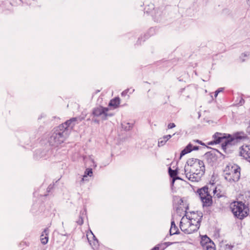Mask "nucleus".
I'll return each instance as SVG.
<instances>
[{
	"label": "nucleus",
	"mask_w": 250,
	"mask_h": 250,
	"mask_svg": "<svg viewBox=\"0 0 250 250\" xmlns=\"http://www.w3.org/2000/svg\"><path fill=\"white\" fill-rule=\"evenodd\" d=\"M205 170L204 162L197 159L188 160L185 167L186 178L192 182H198L201 180Z\"/></svg>",
	"instance_id": "obj_1"
},
{
	"label": "nucleus",
	"mask_w": 250,
	"mask_h": 250,
	"mask_svg": "<svg viewBox=\"0 0 250 250\" xmlns=\"http://www.w3.org/2000/svg\"><path fill=\"white\" fill-rule=\"evenodd\" d=\"M202 214L199 212H187L180 222V228L182 231L187 234L197 231L200 226Z\"/></svg>",
	"instance_id": "obj_2"
},
{
	"label": "nucleus",
	"mask_w": 250,
	"mask_h": 250,
	"mask_svg": "<svg viewBox=\"0 0 250 250\" xmlns=\"http://www.w3.org/2000/svg\"><path fill=\"white\" fill-rule=\"evenodd\" d=\"M76 121L75 118H73L56 128L50 138V143L53 146H58L63 143L68 136L67 128H72Z\"/></svg>",
	"instance_id": "obj_3"
},
{
	"label": "nucleus",
	"mask_w": 250,
	"mask_h": 250,
	"mask_svg": "<svg viewBox=\"0 0 250 250\" xmlns=\"http://www.w3.org/2000/svg\"><path fill=\"white\" fill-rule=\"evenodd\" d=\"M245 137V134L242 132H237L233 136L229 134L216 133L213 135V143L221 144L222 147L225 151L229 146L232 145L233 142L237 139H242Z\"/></svg>",
	"instance_id": "obj_4"
},
{
	"label": "nucleus",
	"mask_w": 250,
	"mask_h": 250,
	"mask_svg": "<svg viewBox=\"0 0 250 250\" xmlns=\"http://www.w3.org/2000/svg\"><path fill=\"white\" fill-rule=\"evenodd\" d=\"M231 211L235 217L243 219L249 215V208L248 205L241 201H235L230 206Z\"/></svg>",
	"instance_id": "obj_5"
},
{
	"label": "nucleus",
	"mask_w": 250,
	"mask_h": 250,
	"mask_svg": "<svg viewBox=\"0 0 250 250\" xmlns=\"http://www.w3.org/2000/svg\"><path fill=\"white\" fill-rule=\"evenodd\" d=\"M225 178L229 182H236L240 177V168L235 164H229L225 168Z\"/></svg>",
	"instance_id": "obj_6"
},
{
	"label": "nucleus",
	"mask_w": 250,
	"mask_h": 250,
	"mask_svg": "<svg viewBox=\"0 0 250 250\" xmlns=\"http://www.w3.org/2000/svg\"><path fill=\"white\" fill-rule=\"evenodd\" d=\"M204 206H210L212 203V197L208 194V188L204 187L198 191Z\"/></svg>",
	"instance_id": "obj_7"
},
{
	"label": "nucleus",
	"mask_w": 250,
	"mask_h": 250,
	"mask_svg": "<svg viewBox=\"0 0 250 250\" xmlns=\"http://www.w3.org/2000/svg\"><path fill=\"white\" fill-rule=\"evenodd\" d=\"M200 243L204 250H216L214 243L206 235L202 237Z\"/></svg>",
	"instance_id": "obj_8"
},
{
	"label": "nucleus",
	"mask_w": 250,
	"mask_h": 250,
	"mask_svg": "<svg viewBox=\"0 0 250 250\" xmlns=\"http://www.w3.org/2000/svg\"><path fill=\"white\" fill-rule=\"evenodd\" d=\"M108 110L107 108H104L102 106H99L95 108L93 110V115L95 117H100L102 120H105L108 116H111V114H108L107 113Z\"/></svg>",
	"instance_id": "obj_9"
},
{
	"label": "nucleus",
	"mask_w": 250,
	"mask_h": 250,
	"mask_svg": "<svg viewBox=\"0 0 250 250\" xmlns=\"http://www.w3.org/2000/svg\"><path fill=\"white\" fill-rule=\"evenodd\" d=\"M240 153L245 159L250 158V145H243L240 148Z\"/></svg>",
	"instance_id": "obj_10"
},
{
	"label": "nucleus",
	"mask_w": 250,
	"mask_h": 250,
	"mask_svg": "<svg viewBox=\"0 0 250 250\" xmlns=\"http://www.w3.org/2000/svg\"><path fill=\"white\" fill-rule=\"evenodd\" d=\"M198 149L197 146H193L191 144H189L182 151L180 154V159L185 155L190 152L193 150H196Z\"/></svg>",
	"instance_id": "obj_11"
},
{
	"label": "nucleus",
	"mask_w": 250,
	"mask_h": 250,
	"mask_svg": "<svg viewBox=\"0 0 250 250\" xmlns=\"http://www.w3.org/2000/svg\"><path fill=\"white\" fill-rule=\"evenodd\" d=\"M83 161L85 165H89L90 167H96L97 166L93 156L83 157Z\"/></svg>",
	"instance_id": "obj_12"
},
{
	"label": "nucleus",
	"mask_w": 250,
	"mask_h": 250,
	"mask_svg": "<svg viewBox=\"0 0 250 250\" xmlns=\"http://www.w3.org/2000/svg\"><path fill=\"white\" fill-rule=\"evenodd\" d=\"M48 229H45L41 236V241L42 244H46L48 241Z\"/></svg>",
	"instance_id": "obj_13"
},
{
	"label": "nucleus",
	"mask_w": 250,
	"mask_h": 250,
	"mask_svg": "<svg viewBox=\"0 0 250 250\" xmlns=\"http://www.w3.org/2000/svg\"><path fill=\"white\" fill-rule=\"evenodd\" d=\"M178 231V228L176 226L175 223L173 221L171 222V227L169 230V232L171 235H173L177 233Z\"/></svg>",
	"instance_id": "obj_14"
},
{
	"label": "nucleus",
	"mask_w": 250,
	"mask_h": 250,
	"mask_svg": "<svg viewBox=\"0 0 250 250\" xmlns=\"http://www.w3.org/2000/svg\"><path fill=\"white\" fill-rule=\"evenodd\" d=\"M120 104V99L119 98H116L110 101L109 105L112 106L114 108L118 107Z\"/></svg>",
	"instance_id": "obj_15"
},
{
	"label": "nucleus",
	"mask_w": 250,
	"mask_h": 250,
	"mask_svg": "<svg viewBox=\"0 0 250 250\" xmlns=\"http://www.w3.org/2000/svg\"><path fill=\"white\" fill-rule=\"evenodd\" d=\"M168 172L169 175L172 178V183L174 182L176 179H179L178 177H176L177 172L176 170H172L171 168L169 167L168 169Z\"/></svg>",
	"instance_id": "obj_16"
},
{
	"label": "nucleus",
	"mask_w": 250,
	"mask_h": 250,
	"mask_svg": "<svg viewBox=\"0 0 250 250\" xmlns=\"http://www.w3.org/2000/svg\"><path fill=\"white\" fill-rule=\"evenodd\" d=\"M93 174V172L91 168H86L85 172L84 174L83 175V178H82V181H84L85 180V178L87 176H92Z\"/></svg>",
	"instance_id": "obj_17"
},
{
	"label": "nucleus",
	"mask_w": 250,
	"mask_h": 250,
	"mask_svg": "<svg viewBox=\"0 0 250 250\" xmlns=\"http://www.w3.org/2000/svg\"><path fill=\"white\" fill-rule=\"evenodd\" d=\"M165 248V244H159L155 246L152 250H163Z\"/></svg>",
	"instance_id": "obj_18"
},
{
	"label": "nucleus",
	"mask_w": 250,
	"mask_h": 250,
	"mask_svg": "<svg viewBox=\"0 0 250 250\" xmlns=\"http://www.w3.org/2000/svg\"><path fill=\"white\" fill-rule=\"evenodd\" d=\"M167 140H164V139H162V138H161L159 139V141H158V145L159 146H163L165 144V143L167 142Z\"/></svg>",
	"instance_id": "obj_19"
},
{
	"label": "nucleus",
	"mask_w": 250,
	"mask_h": 250,
	"mask_svg": "<svg viewBox=\"0 0 250 250\" xmlns=\"http://www.w3.org/2000/svg\"><path fill=\"white\" fill-rule=\"evenodd\" d=\"M171 137V135H166V136H164L163 138H162V139H164V140H167V141L169 139H170Z\"/></svg>",
	"instance_id": "obj_20"
},
{
	"label": "nucleus",
	"mask_w": 250,
	"mask_h": 250,
	"mask_svg": "<svg viewBox=\"0 0 250 250\" xmlns=\"http://www.w3.org/2000/svg\"><path fill=\"white\" fill-rule=\"evenodd\" d=\"M171 137V135H166V136H164L163 138H162V139H164V140H167V141L169 139H170Z\"/></svg>",
	"instance_id": "obj_21"
},
{
	"label": "nucleus",
	"mask_w": 250,
	"mask_h": 250,
	"mask_svg": "<svg viewBox=\"0 0 250 250\" xmlns=\"http://www.w3.org/2000/svg\"><path fill=\"white\" fill-rule=\"evenodd\" d=\"M175 126V125L174 123H170L168 125V128L171 129V128L174 127Z\"/></svg>",
	"instance_id": "obj_22"
},
{
	"label": "nucleus",
	"mask_w": 250,
	"mask_h": 250,
	"mask_svg": "<svg viewBox=\"0 0 250 250\" xmlns=\"http://www.w3.org/2000/svg\"><path fill=\"white\" fill-rule=\"evenodd\" d=\"M222 90H223V88H220V89H219L218 90H217V91H215V95H214L215 98L217 96L218 93L222 91Z\"/></svg>",
	"instance_id": "obj_23"
},
{
	"label": "nucleus",
	"mask_w": 250,
	"mask_h": 250,
	"mask_svg": "<svg viewBox=\"0 0 250 250\" xmlns=\"http://www.w3.org/2000/svg\"><path fill=\"white\" fill-rule=\"evenodd\" d=\"M213 193H214V194L215 195L216 194V196L219 197L220 196H221V195H220L219 193H217V190H216V188H215L214 190H213Z\"/></svg>",
	"instance_id": "obj_24"
},
{
	"label": "nucleus",
	"mask_w": 250,
	"mask_h": 250,
	"mask_svg": "<svg viewBox=\"0 0 250 250\" xmlns=\"http://www.w3.org/2000/svg\"><path fill=\"white\" fill-rule=\"evenodd\" d=\"M123 126L125 128V129H129V128L131 127V126H130V125H129V126L128 128H127V127H126V126H125V125H124V124H123Z\"/></svg>",
	"instance_id": "obj_25"
},
{
	"label": "nucleus",
	"mask_w": 250,
	"mask_h": 250,
	"mask_svg": "<svg viewBox=\"0 0 250 250\" xmlns=\"http://www.w3.org/2000/svg\"><path fill=\"white\" fill-rule=\"evenodd\" d=\"M125 93H126V92L125 91H124L122 92V95H124Z\"/></svg>",
	"instance_id": "obj_26"
},
{
	"label": "nucleus",
	"mask_w": 250,
	"mask_h": 250,
	"mask_svg": "<svg viewBox=\"0 0 250 250\" xmlns=\"http://www.w3.org/2000/svg\"><path fill=\"white\" fill-rule=\"evenodd\" d=\"M248 1L249 2V4L250 5V0H248Z\"/></svg>",
	"instance_id": "obj_27"
},
{
	"label": "nucleus",
	"mask_w": 250,
	"mask_h": 250,
	"mask_svg": "<svg viewBox=\"0 0 250 250\" xmlns=\"http://www.w3.org/2000/svg\"><path fill=\"white\" fill-rule=\"evenodd\" d=\"M228 247H229V249H230V248H231V247H230V246H228Z\"/></svg>",
	"instance_id": "obj_28"
},
{
	"label": "nucleus",
	"mask_w": 250,
	"mask_h": 250,
	"mask_svg": "<svg viewBox=\"0 0 250 250\" xmlns=\"http://www.w3.org/2000/svg\"><path fill=\"white\" fill-rule=\"evenodd\" d=\"M244 56H247V54H245Z\"/></svg>",
	"instance_id": "obj_29"
}]
</instances>
